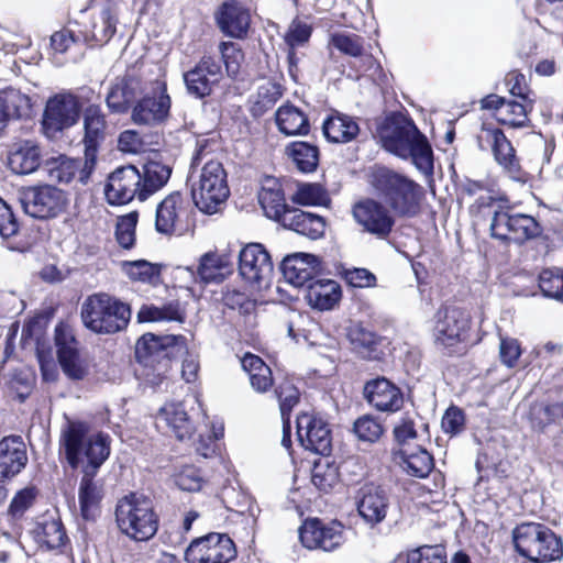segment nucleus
<instances>
[{"label": "nucleus", "mask_w": 563, "mask_h": 563, "mask_svg": "<svg viewBox=\"0 0 563 563\" xmlns=\"http://www.w3.org/2000/svg\"><path fill=\"white\" fill-rule=\"evenodd\" d=\"M230 195L227 172L218 161L207 162L191 184V197L196 207L206 214L222 210Z\"/></svg>", "instance_id": "7"}, {"label": "nucleus", "mask_w": 563, "mask_h": 563, "mask_svg": "<svg viewBox=\"0 0 563 563\" xmlns=\"http://www.w3.org/2000/svg\"><path fill=\"white\" fill-rule=\"evenodd\" d=\"M217 22L220 30L230 37L246 36L251 24V13L247 8L235 0L225 1L219 9Z\"/></svg>", "instance_id": "26"}, {"label": "nucleus", "mask_w": 563, "mask_h": 563, "mask_svg": "<svg viewBox=\"0 0 563 563\" xmlns=\"http://www.w3.org/2000/svg\"><path fill=\"white\" fill-rule=\"evenodd\" d=\"M282 95V87L278 84L269 80L260 84L256 93L252 97L251 111L253 115H263L267 110L273 108Z\"/></svg>", "instance_id": "47"}, {"label": "nucleus", "mask_w": 563, "mask_h": 563, "mask_svg": "<svg viewBox=\"0 0 563 563\" xmlns=\"http://www.w3.org/2000/svg\"><path fill=\"white\" fill-rule=\"evenodd\" d=\"M258 200L266 216L280 223L284 216L292 209L287 207L284 194L277 185L272 188L264 187L258 195Z\"/></svg>", "instance_id": "46"}, {"label": "nucleus", "mask_w": 563, "mask_h": 563, "mask_svg": "<svg viewBox=\"0 0 563 563\" xmlns=\"http://www.w3.org/2000/svg\"><path fill=\"white\" fill-rule=\"evenodd\" d=\"M477 141L482 148L484 143L489 144L497 163L512 177L518 176L520 167L515 148L501 130L483 125Z\"/></svg>", "instance_id": "22"}, {"label": "nucleus", "mask_w": 563, "mask_h": 563, "mask_svg": "<svg viewBox=\"0 0 563 563\" xmlns=\"http://www.w3.org/2000/svg\"><path fill=\"white\" fill-rule=\"evenodd\" d=\"M342 296L341 287L333 279H317L311 282L306 290L308 305L316 310L325 311L333 309Z\"/></svg>", "instance_id": "31"}, {"label": "nucleus", "mask_w": 563, "mask_h": 563, "mask_svg": "<svg viewBox=\"0 0 563 563\" xmlns=\"http://www.w3.org/2000/svg\"><path fill=\"white\" fill-rule=\"evenodd\" d=\"M222 76L221 65L211 57H203L196 67L184 75L187 90L198 98L209 96Z\"/></svg>", "instance_id": "20"}, {"label": "nucleus", "mask_w": 563, "mask_h": 563, "mask_svg": "<svg viewBox=\"0 0 563 563\" xmlns=\"http://www.w3.org/2000/svg\"><path fill=\"white\" fill-rule=\"evenodd\" d=\"M137 319L140 322H183L185 313L179 302L174 300L159 307L155 305H143L137 312Z\"/></svg>", "instance_id": "44"}, {"label": "nucleus", "mask_w": 563, "mask_h": 563, "mask_svg": "<svg viewBox=\"0 0 563 563\" xmlns=\"http://www.w3.org/2000/svg\"><path fill=\"white\" fill-rule=\"evenodd\" d=\"M121 272L132 283H139L156 287L163 283L162 268L157 263H151L146 260L123 261L120 263Z\"/></svg>", "instance_id": "35"}, {"label": "nucleus", "mask_w": 563, "mask_h": 563, "mask_svg": "<svg viewBox=\"0 0 563 563\" xmlns=\"http://www.w3.org/2000/svg\"><path fill=\"white\" fill-rule=\"evenodd\" d=\"M147 84L134 74L115 78L106 97L108 108L115 113H126L130 109L132 110Z\"/></svg>", "instance_id": "16"}, {"label": "nucleus", "mask_w": 563, "mask_h": 563, "mask_svg": "<svg viewBox=\"0 0 563 563\" xmlns=\"http://www.w3.org/2000/svg\"><path fill=\"white\" fill-rule=\"evenodd\" d=\"M141 172L132 166H122L112 172L104 186V196L110 205H125L133 198L140 200Z\"/></svg>", "instance_id": "15"}, {"label": "nucleus", "mask_w": 563, "mask_h": 563, "mask_svg": "<svg viewBox=\"0 0 563 563\" xmlns=\"http://www.w3.org/2000/svg\"><path fill=\"white\" fill-rule=\"evenodd\" d=\"M311 35V27L299 20H294L286 34H285V42L289 46V54L288 58L289 62L292 63L295 58V48L305 45Z\"/></svg>", "instance_id": "55"}, {"label": "nucleus", "mask_w": 563, "mask_h": 563, "mask_svg": "<svg viewBox=\"0 0 563 563\" xmlns=\"http://www.w3.org/2000/svg\"><path fill=\"white\" fill-rule=\"evenodd\" d=\"M175 483L181 490L197 492L202 487L203 479L197 468L186 466L176 475Z\"/></svg>", "instance_id": "62"}, {"label": "nucleus", "mask_w": 563, "mask_h": 563, "mask_svg": "<svg viewBox=\"0 0 563 563\" xmlns=\"http://www.w3.org/2000/svg\"><path fill=\"white\" fill-rule=\"evenodd\" d=\"M19 201L24 212L36 219H49L58 216L66 207L65 194L51 185L23 188Z\"/></svg>", "instance_id": "9"}, {"label": "nucleus", "mask_w": 563, "mask_h": 563, "mask_svg": "<svg viewBox=\"0 0 563 563\" xmlns=\"http://www.w3.org/2000/svg\"><path fill=\"white\" fill-rule=\"evenodd\" d=\"M282 272L287 283L301 287L321 272V262L316 255L295 253L284 258Z\"/></svg>", "instance_id": "24"}, {"label": "nucleus", "mask_w": 563, "mask_h": 563, "mask_svg": "<svg viewBox=\"0 0 563 563\" xmlns=\"http://www.w3.org/2000/svg\"><path fill=\"white\" fill-rule=\"evenodd\" d=\"M137 223V213L130 212L118 219L115 235L119 244L124 249H130L134 245L135 228Z\"/></svg>", "instance_id": "57"}, {"label": "nucleus", "mask_w": 563, "mask_h": 563, "mask_svg": "<svg viewBox=\"0 0 563 563\" xmlns=\"http://www.w3.org/2000/svg\"><path fill=\"white\" fill-rule=\"evenodd\" d=\"M286 153L297 168L303 173L313 172L318 166L319 151L310 143L292 142L286 147Z\"/></svg>", "instance_id": "45"}, {"label": "nucleus", "mask_w": 563, "mask_h": 563, "mask_svg": "<svg viewBox=\"0 0 563 563\" xmlns=\"http://www.w3.org/2000/svg\"><path fill=\"white\" fill-rule=\"evenodd\" d=\"M40 162V148L31 141L20 144L8 157L9 168L18 175H27L35 172Z\"/></svg>", "instance_id": "38"}, {"label": "nucleus", "mask_w": 563, "mask_h": 563, "mask_svg": "<svg viewBox=\"0 0 563 563\" xmlns=\"http://www.w3.org/2000/svg\"><path fill=\"white\" fill-rule=\"evenodd\" d=\"M170 110V98L166 84L161 80L151 81L132 107L131 120L137 125L154 126L163 123Z\"/></svg>", "instance_id": "8"}, {"label": "nucleus", "mask_w": 563, "mask_h": 563, "mask_svg": "<svg viewBox=\"0 0 563 563\" xmlns=\"http://www.w3.org/2000/svg\"><path fill=\"white\" fill-rule=\"evenodd\" d=\"M539 287L544 297L563 303V269L545 268L539 274Z\"/></svg>", "instance_id": "52"}, {"label": "nucleus", "mask_w": 563, "mask_h": 563, "mask_svg": "<svg viewBox=\"0 0 563 563\" xmlns=\"http://www.w3.org/2000/svg\"><path fill=\"white\" fill-rule=\"evenodd\" d=\"M377 134L383 147L389 153L405 159L410 158L423 173L432 170V148L427 137L407 115L390 114L380 124Z\"/></svg>", "instance_id": "1"}, {"label": "nucleus", "mask_w": 563, "mask_h": 563, "mask_svg": "<svg viewBox=\"0 0 563 563\" xmlns=\"http://www.w3.org/2000/svg\"><path fill=\"white\" fill-rule=\"evenodd\" d=\"M115 522L123 534L137 542L148 541L158 529V517L152 500L136 494L128 495L118 501Z\"/></svg>", "instance_id": "6"}, {"label": "nucleus", "mask_w": 563, "mask_h": 563, "mask_svg": "<svg viewBox=\"0 0 563 563\" xmlns=\"http://www.w3.org/2000/svg\"><path fill=\"white\" fill-rule=\"evenodd\" d=\"M158 423H165L179 440L190 438L194 431L185 402H167L158 411Z\"/></svg>", "instance_id": "32"}, {"label": "nucleus", "mask_w": 563, "mask_h": 563, "mask_svg": "<svg viewBox=\"0 0 563 563\" xmlns=\"http://www.w3.org/2000/svg\"><path fill=\"white\" fill-rule=\"evenodd\" d=\"M352 216L364 232L379 239L386 238L395 224L393 216L380 202L364 199L352 207Z\"/></svg>", "instance_id": "14"}, {"label": "nucleus", "mask_w": 563, "mask_h": 563, "mask_svg": "<svg viewBox=\"0 0 563 563\" xmlns=\"http://www.w3.org/2000/svg\"><path fill=\"white\" fill-rule=\"evenodd\" d=\"M526 102V104H522L517 101H506L504 107H500L499 114H496L497 121L510 128L527 126L529 123L528 113L532 110V100Z\"/></svg>", "instance_id": "48"}, {"label": "nucleus", "mask_w": 563, "mask_h": 563, "mask_svg": "<svg viewBox=\"0 0 563 563\" xmlns=\"http://www.w3.org/2000/svg\"><path fill=\"white\" fill-rule=\"evenodd\" d=\"M82 102L70 92H62L51 97L43 113V129L47 136L68 129L79 120Z\"/></svg>", "instance_id": "11"}, {"label": "nucleus", "mask_w": 563, "mask_h": 563, "mask_svg": "<svg viewBox=\"0 0 563 563\" xmlns=\"http://www.w3.org/2000/svg\"><path fill=\"white\" fill-rule=\"evenodd\" d=\"M170 174L172 168L166 164L154 161L146 163L141 173L140 201L161 190L167 184Z\"/></svg>", "instance_id": "36"}, {"label": "nucleus", "mask_w": 563, "mask_h": 563, "mask_svg": "<svg viewBox=\"0 0 563 563\" xmlns=\"http://www.w3.org/2000/svg\"><path fill=\"white\" fill-rule=\"evenodd\" d=\"M117 22V12L111 5H106L92 16L89 23L85 24L82 29H78L77 32L87 44L102 46L114 35Z\"/></svg>", "instance_id": "25"}, {"label": "nucleus", "mask_w": 563, "mask_h": 563, "mask_svg": "<svg viewBox=\"0 0 563 563\" xmlns=\"http://www.w3.org/2000/svg\"><path fill=\"white\" fill-rule=\"evenodd\" d=\"M229 265L227 256L217 252H207L199 257L197 269L191 267H179L178 277L190 278L192 284L208 285L222 283L228 273Z\"/></svg>", "instance_id": "17"}, {"label": "nucleus", "mask_w": 563, "mask_h": 563, "mask_svg": "<svg viewBox=\"0 0 563 563\" xmlns=\"http://www.w3.org/2000/svg\"><path fill=\"white\" fill-rule=\"evenodd\" d=\"M241 365L249 375L252 388L257 393H266L274 384L272 369L257 355L246 353L241 358Z\"/></svg>", "instance_id": "39"}, {"label": "nucleus", "mask_w": 563, "mask_h": 563, "mask_svg": "<svg viewBox=\"0 0 563 563\" xmlns=\"http://www.w3.org/2000/svg\"><path fill=\"white\" fill-rule=\"evenodd\" d=\"M78 161L66 157L65 155L52 156L45 161L44 168L51 180L58 183H69L79 170Z\"/></svg>", "instance_id": "50"}, {"label": "nucleus", "mask_w": 563, "mask_h": 563, "mask_svg": "<svg viewBox=\"0 0 563 563\" xmlns=\"http://www.w3.org/2000/svg\"><path fill=\"white\" fill-rule=\"evenodd\" d=\"M407 563H448L443 545H422L407 554Z\"/></svg>", "instance_id": "56"}, {"label": "nucleus", "mask_w": 563, "mask_h": 563, "mask_svg": "<svg viewBox=\"0 0 563 563\" xmlns=\"http://www.w3.org/2000/svg\"><path fill=\"white\" fill-rule=\"evenodd\" d=\"M60 446L73 468L97 472L110 454V438L103 433L88 434L82 423H70L63 432Z\"/></svg>", "instance_id": "2"}, {"label": "nucleus", "mask_w": 563, "mask_h": 563, "mask_svg": "<svg viewBox=\"0 0 563 563\" xmlns=\"http://www.w3.org/2000/svg\"><path fill=\"white\" fill-rule=\"evenodd\" d=\"M239 272L243 279L257 288L268 284L273 275V262L261 243H250L240 251Z\"/></svg>", "instance_id": "13"}, {"label": "nucleus", "mask_w": 563, "mask_h": 563, "mask_svg": "<svg viewBox=\"0 0 563 563\" xmlns=\"http://www.w3.org/2000/svg\"><path fill=\"white\" fill-rule=\"evenodd\" d=\"M516 551L534 563H549L563 559V541L544 525L521 523L512 532Z\"/></svg>", "instance_id": "5"}, {"label": "nucleus", "mask_w": 563, "mask_h": 563, "mask_svg": "<svg viewBox=\"0 0 563 563\" xmlns=\"http://www.w3.org/2000/svg\"><path fill=\"white\" fill-rule=\"evenodd\" d=\"M356 507L364 522L374 527L386 518L389 500L385 492L379 487L365 485L357 492Z\"/></svg>", "instance_id": "23"}, {"label": "nucleus", "mask_w": 563, "mask_h": 563, "mask_svg": "<svg viewBox=\"0 0 563 563\" xmlns=\"http://www.w3.org/2000/svg\"><path fill=\"white\" fill-rule=\"evenodd\" d=\"M276 395L279 401L282 418H288L289 412L299 400L297 387L289 382H285L277 387Z\"/></svg>", "instance_id": "60"}, {"label": "nucleus", "mask_w": 563, "mask_h": 563, "mask_svg": "<svg viewBox=\"0 0 563 563\" xmlns=\"http://www.w3.org/2000/svg\"><path fill=\"white\" fill-rule=\"evenodd\" d=\"M38 540L47 549H58L67 540L66 532L59 519L51 518L41 523Z\"/></svg>", "instance_id": "53"}, {"label": "nucleus", "mask_w": 563, "mask_h": 563, "mask_svg": "<svg viewBox=\"0 0 563 563\" xmlns=\"http://www.w3.org/2000/svg\"><path fill=\"white\" fill-rule=\"evenodd\" d=\"M332 44L335 48L346 55L357 57L363 53L362 40L360 36L354 34H335L332 36Z\"/></svg>", "instance_id": "61"}, {"label": "nucleus", "mask_w": 563, "mask_h": 563, "mask_svg": "<svg viewBox=\"0 0 563 563\" xmlns=\"http://www.w3.org/2000/svg\"><path fill=\"white\" fill-rule=\"evenodd\" d=\"M522 354L520 342L510 336H499V360L508 368L517 366Z\"/></svg>", "instance_id": "58"}, {"label": "nucleus", "mask_w": 563, "mask_h": 563, "mask_svg": "<svg viewBox=\"0 0 563 563\" xmlns=\"http://www.w3.org/2000/svg\"><path fill=\"white\" fill-rule=\"evenodd\" d=\"M282 224L311 240L321 238L325 229V222L322 217L296 208H292L284 216Z\"/></svg>", "instance_id": "33"}, {"label": "nucleus", "mask_w": 563, "mask_h": 563, "mask_svg": "<svg viewBox=\"0 0 563 563\" xmlns=\"http://www.w3.org/2000/svg\"><path fill=\"white\" fill-rule=\"evenodd\" d=\"M32 99L15 88L0 91V131L10 120L27 118L32 112Z\"/></svg>", "instance_id": "30"}, {"label": "nucleus", "mask_w": 563, "mask_h": 563, "mask_svg": "<svg viewBox=\"0 0 563 563\" xmlns=\"http://www.w3.org/2000/svg\"><path fill=\"white\" fill-rule=\"evenodd\" d=\"M396 454L402 468L411 476L427 477L433 468V459L424 449L418 448L415 451H409L401 448Z\"/></svg>", "instance_id": "42"}, {"label": "nucleus", "mask_w": 563, "mask_h": 563, "mask_svg": "<svg viewBox=\"0 0 563 563\" xmlns=\"http://www.w3.org/2000/svg\"><path fill=\"white\" fill-rule=\"evenodd\" d=\"M186 200L179 191L166 196L156 208L155 228L163 234H172L186 212Z\"/></svg>", "instance_id": "29"}, {"label": "nucleus", "mask_w": 563, "mask_h": 563, "mask_svg": "<svg viewBox=\"0 0 563 563\" xmlns=\"http://www.w3.org/2000/svg\"><path fill=\"white\" fill-rule=\"evenodd\" d=\"M353 430L356 437L366 442H375L383 434L382 424L372 416H363L354 422Z\"/></svg>", "instance_id": "59"}, {"label": "nucleus", "mask_w": 563, "mask_h": 563, "mask_svg": "<svg viewBox=\"0 0 563 563\" xmlns=\"http://www.w3.org/2000/svg\"><path fill=\"white\" fill-rule=\"evenodd\" d=\"M184 343L183 336H157L153 333H145L142 335L135 346V354L139 360L157 355L165 347Z\"/></svg>", "instance_id": "49"}, {"label": "nucleus", "mask_w": 563, "mask_h": 563, "mask_svg": "<svg viewBox=\"0 0 563 563\" xmlns=\"http://www.w3.org/2000/svg\"><path fill=\"white\" fill-rule=\"evenodd\" d=\"M347 338L353 350L363 358H379V339L372 331L361 325H353L349 329Z\"/></svg>", "instance_id": "43"}, {"label": "nucleus", "mask_w": 563, "mask_h": 563, "mask_svg": "<svg viewBox=\"0 0 563 563\" xmlns=\"http://www.w3.org/2000/svg\"><path fill=\"white\" fill-rule=\"evenodd\" d=\"M299 538L308 549L333 551L343 541L340 526H325L318 519L307 520L299 529Z\"/></svg>", "instance_id": "21"}, {"label": "nucleus", "mask_w": 563, "mask_h": 563, "mask_svg": "<svg viewBox=\"0 0 563 563\" xmlns=\"http://www.w3.org/2000/svg\"><path fill=\"white\" fill-rule=\"evenodd\" d=\"M275 121L278 130L287 136L307 135L310 130L306 113L288 102L277 109Z\"/></svg>", "instance_id": "34"}, {"label": "nucleus", "mask_w": 563, "mask_h": 563, "mask_svg": "<svg viewBox=\"0 0 563 563\" xmlns=\"http://www.w3.org/2000/svg\"><path fill=\"white\" fill-rule=\"evenodd\" d=\"M27 464L26 446L19 435L0 440V477L13 478Z\"/></svg>", "instance_id": "28"}, {"label": "nucleus", "mask_w": 563, "mask_h": 563, "mask_svg": "<svg viewBox=\"0 0 563 563\" xmlns=\"http://www.w3.org/2000/svg\"><path fill=\"white\" fill-rule=\"evenodd\" d=\"M340 474L336 465L328 459H320L313 465L311 482L318 489L329 492L339 483Z\"/></svg>", "instance_id": "51"}, {"label": "nucleus", "mask_w": 563, "mask_h": 563, "mask_svg": "<svg viewBox=\"0 0 563 563\" xmlns=\"http://www.w3.org/2000/svg\"><path fill=\"white\" fill-rule=\"evenodd\" d=\"M82 324L96 334H114L126 328L129 305L106 292L88 296L80 307Z\"/></svg>", "instance_id": "4"}, {"label": "nucleus", "mask_w": 563, "mask_h": 563, "mask_svg": "<svg viewBox=\"0 0 563 563\" xmlns=\"http://www.w3.org/2000/svg\"><path fill=\"white\" fill-rule=\"evenodd\" d=\"M294 201L302 206H328L330 198L319 184H301L294 196Z\"/></svg>", "instance_id": "54"}, {"label": "nucleus", "mask_w": 563, "mask_h": 563, "mask_svg": "<svg viewBox=\"0 0 563 563\" xmlns=\"http://www.w3.org/2000/svg\"><path fill=\"white\" fill-rule=\"evenodd\" d=\"M97 472L85 471L79 485V504L85 519L96 517L98 505L102 498L101 486L93 481Z\"/></svg>", "instance_id": "41"}, {"label": "nucleus", "mask_w": 563, "mask_h": 563, "mask_svg": "<svg viewBox=\"0 0 563 563\" xmlns=\"http://www.w3.org/2000/svg\"><path fill=\"white\" fill-rule=\"evenodd\" d=\"M19 223L12 212V209L7 202L0 198V235L2 238H10L18 233Z\"/></svg>", "instance_id": "63"}, {"label": "nucleus", "mask_w": 563, "mask_h": 563, "mask_svg": "<svg viewBox=\"0 0 563 563\" xmlns=\"http://www.w3.org/2000/svg\"><path fill=\"white\" fill-rule=\"evenodd\" d=\"M364 397L379 411L394 412L399 410L404 404L400 389L386 378L367 382L364 387Z\"/></svg>", "instance_id": "27"}, {"label": "nucleus", "mask_w": 563, "mask_h": 563, "mask_svg": "<svg viewBox=\"0 0 563 563\" xmlns=\"http://www.w3.org/2000/svg\"><path fill=\"white\" fill-rule=\"evenodd\" d=\"M470 324L468 314L456 307H445L438 311L434 327L435 341L443 346H452L462 341Z\"/></svg>", "instance_id": "18"}, {"label": "nucleus", "mask_w": 563, "mask_h": 563, "mask_svg": "<svg viewBox=\"0 0 563 563\" xmlns=\"http://www.w3.org/2000/svg\"><path fill=\"white\" fill-rule=\"evenodd\" d=\"M373 186L395 216L411 218L419 213L423 188L412 179L380 168L373 176Z\"/></svg>", "instance_id": "3"}, {"label": "nucleus", "mask_w": 563, "mask_h": 563, "mask_svg": "<svg viewBox=\"0 0 563 563\" xmlns=\"http://www.w3.org/2000/svg\"><path fill=\"white\" fill-rule=\"evenodd\" d=\"M84 142L86 151H96L97 145L104 139L107 122L104 114L97 104H90L84 109Z\"/></svg>", "instance_id": "40"}, {"label": "nucleus", "mask_w": 563, "mask_h": 563, "mask_svg": "<svg viewBox=\"0 0 563 563\" xmlns=\"http://www.w3.org/2000/svg\"><path fill=\"white\" fill-rule=\"evenodd\" d=\"M490 231L496 239L522 243L539 235L540 227L531 216L498 210L493 216Z\"/></svg>", "instance_id": "12"}, {"label": "nucleus", "mask_w": 563, "mask_h": 563, "mask_svg": "<svg viewBox=\"0 0 563 563\" xmlns=\"http://www.w3.org/2000/svg\"><path fill=\"white\" fill-rule=\"evenodd\" d=\"M235 556L236 549L232 539L217 532L194 539L185 551L187 563H230Z\"/></svg>", "instance_id": "10"}, {"label": "nucleus", "mask_w": 563, "mask_h": 563, "mask_svg": "<svg viewBox=\"0 0 563 563\" xmlns=\"http://www.w3.org/2000/svg\"><path fill=\"white\" fill-rule=\"evenodd\" d=\"M297 437L300 444L311 452L327 455L331 451V434L327 423L308 413L297 418Z\"/></svg>", "instance_id": "19"}, {"label": "nucleus", "mask_w": 563, "mask_h": 563, "mask_svg": "<svg viewBox=\"0 0 563 563\" xmlns=\"http://www.w3.org/2000/svg\"><path fill=\"white\" fill-rule=\"evenodd\" d=\"M324 136L332 143H347L355 139L360 128L352 117L334 113L322 125Z\"/></svg>", "instance_id": "37"}, {"label": "nucleus", "mask_w": 563, "mask_h": 563, "mask_svg": "<svg viewBox=\"0 0 563 563\" xmlns=\"http://www.w3.org/2000/svg\"><path fill=\"white\" fill-rule=\"evenodd\" d=\"M79 34L76 30L64 29L55 32L51 36V45L57 53H66L79 40Z\"/></svg>", "instance_id": "64"}]
</instances>
